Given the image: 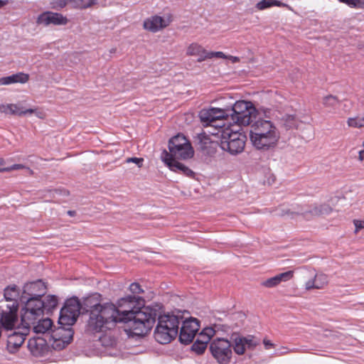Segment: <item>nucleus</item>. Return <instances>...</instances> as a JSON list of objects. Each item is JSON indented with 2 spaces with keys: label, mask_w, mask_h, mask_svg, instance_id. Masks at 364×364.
<instances>
[{
  "label": "nucleus",
  "mask_w": 364,
  "mask_h": 364,
  "mask_svg": "<svg viewBox=\"0 0 364 364\" xmlns=\"http://www.w3.org/2000/svg\"><path fill=\"white\" fill-rule=\"evenodd\" d=\"M144 300L138 296H127L117 301V309L124 323L136 336L146 335L153 327L158 310L151 306H144Z\"/></svg>",
  "instance_id": "f257e3e1"
},
{
  "label": "nucleus",
  "mask_w": 364,
  "mask_h": 364,
  "mask_svg": "<svg viewBox=\"0 0 364 364\" xmlns=\"http://www.w3.org/2000/svg\"><path fill=\"white\" fill-rule=\"evenodd\" d=\"M250 136L252 145L257 149L269 151L277 146L280 134L271 121L259 119L252 124Z\"/></svg>",
  "instance_id": "f03ea898"
},
{
  "label": "nucleus",
  "mask_w": 364,
  "mask_h": 364,
  "mask_svg": "<svg viewBox=\"0 0 364 364\" xmlns=\"http://www.w3.org/2000/svg\"><path fill=\"white\" fill-rule=\"evenodd\" d=\"M124 317H122L117 306L112 303H107L101 306H96L92 311L88 325L95 331H101L103 328L110 329L118 322H124Z\"/></svg>",
  "instance_id": "7ed1b4c3"
},
{
  "label": "nucleus",
  "mask_w": 364,
  "mask_h": 364,
  "mask_svg": "<svg viewBox=\"0 0 364 364\" xmlns=\"http://www.w3.org/2000/svg\"><path fill=\"white\" fill-rule=\"evenodd\" d=\"M4 295L6 301L11 304L0 303V323L5 329L11 330L18 321L19 290L16 285L9 286L5 288Z\"/></svg>",
  "instance_id": "20e7f679"
},
{
  "label": "nucleus",
  "mask_w": 364,
  "mask_h": 364,
  "mask_svg": "<svg viewBox=\"0 0 364 364\" xmlns=\"http://www.w3.org/2000/svg\"><path fill=\"white\" fill-rule=\"evenodd\" d=\"M215 134L219 135V144L223 151L235 155L244 150L247 137L240 130H235L230 127H221Z\"/></svg>",
  "instance_id": "39448f33"
},
{
  "label": "nucleus",
  "mask_w": 364,
  "mask_h": 364,
  "mask_svg": "<svg viewBox=\"0 0 364 364\" xmlns=\"http://www.w3.org/2000/svg\"><path fill=\"white\" fill-rule=\"evenodd\" d=\"M158 323L154 331L155 340L161 344L169 343L178 335L179 317L173 314L158 315Z\"/></svg>",
  "instance_id": "423d86ee"
},
{
  "label": "nucleus",
  "mask_w": 364,
  "mask_h": 364,
  "mask_svg": "<svg viewBox=\"0 0 364 364\" xmlns=\"http://www.w3.org/2000/svg\"><path fill=\"white\" fill-rule=\"evenodd\" d=\"M21 302L24 304V306L21 309V325L30 330L31 326L36 323L37 320L43 316L42 299H30Z\"/></svg>",
  "instance_id": "0eeeda50"
},
{
  "label": "nucleus",
  "mask_w": 364,
  "mask_h": 364,
  "mask_svg": "<svg viewBox=\"0 0 364 364\" xmlns=\"http://www.w3.org/2000/svg\"><path fill=\"white\" fill-rule=\"evenodd\" d=\"M232 119L240 125H249L256 116V109L251 102L237 101L230 108Z\"/></svg>",
  "instance_id": "6e6552de"
},
{
  "label": "nucleus",
  "mask_w": 364,
  "mask_h": 364,
  "mask_svg": "<svg viewBox=\"0 0 364 364\" xmlns=\"http://www.w3.org/2000/svg\"><path fill=\"white\" fill-rule=\"evenodd\" d=\"M169 155L171 158L186 160L193 156L194 151L186 137L178 134L168 141Z\"/></svg>",
  "instance_id": "1a4fd4ad"
},
{
  "label": "nucleus",
  "mask_w": 364,
  "mask_h": 364,
  "mask_svg": "<svg viewBox=\"0 0 364 364\" xmlns=\"http://www.w3.org/2000/svg\"><path fill=\"white\" fill-rule=\"evenodd\" d=\"M81 307L80 302L76 297L66 300L60 312L59 324L68 326L73 325L80 313Z\"/></svg>",
  "instance_id": "9d476101"
},
{
  "label": "nucleus",
  "mask_w": 364,
  "mask_h": 364,
  "mask_svg": "<svg viewBox=\"0 0 364 364\" xmlns=\"http://www.w3.org/2000/svg\"><path fill=\"white\" fill-rule=\"evenodd\" d=\"M232 344L224 338H217L210 344V350L213 358L220 364H228L232 358Z\"/></svg>",
  "instance_id": "9b49d317"
},
{
  "label": "nucleus",
  "mask_w": 364,
  "mask_h": 364,
  "mask_svg": "<svg viewBox=\"0 0 364 364\" xmlns=\"http://www.w3.org/2000/svg\"><path fill=\"white\" fill-rule=\"evenodd\" d=\"M46 285L41 279L28 282L23 287L20 301L41 299L42 296L46 294Z\"/></svg>",
  "instance_id": "f8f14e48"
},
{
  "label": "nucleus",
  "mask_w": 364,
  "mask_h": 364,
  "mask_svg": "<svg viewBox=\"0 0 364 364\" xmlns=\"http://www.w3.org/2000/svg\"><path fill=\"white\" fill-rule=\"evenodd\" d=\"M187 56L197 57V62L201 63L213 58H223L225 54L221 51H208L198 43H190L186 50Z\"/></svg>",
  "instance_id": "ddd939ff"
},
{
  "label": "nucleus",
  "mask_w": 364,
  "mask_h": 364,
  "mask_svg": "<svg viewBox=\"0 0 364 364\" xmlns=\"http://www.w3.org/2000/svg\"><path fill=\"white\" fill-rule=\"evenodd\" d=\"M0 113L19 117L34 114L38 118L41 119L46 117V113L43 111L40 110L37 107L26 109L21 103L0 105Z\"/></svg>",
  "instance_id": "4468645a"
},
{
  "label": "nucleus",
  "mask_w": 364,
  "mask_h": 364,
  "mask_svg": "<svg viewBox=\"0 0 364 364\" xmlns=\"http://www.w3.org/2000/svg\"><path fill=\"white\" fill-rule=\"evenodd\" d=\"M200 328L199 321L191 317L183 321L179 333V341L184 344L191 343Z\"/></svg>",
  "instance_id": "2eb2a0df"
},
{
  "label": "nucleus",
  "mask_w": 364,
  "mask_h": 364,
  "mask_svg": "<svg viewBox=\"0 0 364 364\" xmlns=\"http://www.w3.org/2000/svg\"><path fill=\"white\" fill-rule=\"evenodd\" d=\"M230 338L234 351L237 355H243L246 348L253 349L259 343V341L257 340L253 336L242 337L237 334H232Z\"/></svg>",
  "instance_id": "dca6fc26"
},
{
  "label": "nucleus",
  "mask_w": 364,
  "mask_h": 364,
  "mask_svg": "<svg viewBox=\"0 0 364 364\" xmlns=\"http://www.w3.org/2000/svg\"><path fill=\"white\" fill-rule=\"evenodd\" d=\"M161 160L166 164L170 170L182 173L188 177H193L194 172L183 164L178 161L177 158H171L166 150H164L161 155Z\"/></svg>",
  "instance_id": "f3484780"
},
{
  "label": "nucleus",
  "mask_w": 364,
  "mask_h": 364,
  "mask_svg": "<svg viewBox=\"0 0 364 364\" xmlns=\"http://www.w3.org/2000/svg\"><path fill=\"white\" fill-rule=\"evenodd\" d=\"M171 22V20L169 17L164 18L158 15H154L144 20L143 28L151 33H156L168 26Z\"/></svg>",
  "instance_id": "a211bd4d"
},
{
  "label": "nucleus",
  "mask_w": 364,
  "mask_h": 364,
  "mask_svg": "<svg viewBox=\"0 0 364 364\" xmlns=\"http://www.w3.org/2000/svg\"><path fill=\"white\" fill-rule=\"evenodd\" d=\"M68 22V18L61 14L46 11L38 16L36 23L43 24L46 26L53 24L56 26L66 25Z\"/></svg>",
  "instance_id": "6ab92c4d"
},
{
  "label": "nucleus",
  "mask_w": 364,
  "mask_h": 364,
  "mask_svg": "<svg viewBox=\"0 0 364 364\" xmlns=\"http://www.w3.org/2000/svg\"><path fill=\"white\" fill-rule=\"evenodd\" d=\"M29 330L22 326L21 331H14L9 334L7 339V348L9 352L14 353L23 343L26 336L28 335Z\"/></svg>",
  "instance_id": "aec40b11"
},
{
  "label": "nucleus",
  "mask_w": 364,
  "mask_h": 364,
  "mask_svg": "<svg viewBox=\"0 0 364 364\" xmlns=\"http://www.w3.org/2000/svg\"><path fill=\"white\" fill-rule=\"evenodd\" d=\"M328 284V277L323 272H316L313 278L305 283L306 290L322 289Z\"/></svg>",
  "instance_id": "412c9836"
},
{
  "label": "nucleus",
  "mask_w": 364,
  "mask_h": 364,
  "mask_svg": "<svg viewBox=\"0 0 364 364\" xmlns=\"http://www.w3.org/2000/svg\"><path fill=\"white\" fill-rule=\"evenodd\" d=\"M293 277L294 271L289 270L262 281L261 285L266 288H274L279 286L282 282L290 280Z\"/></svg>",
  "instance_id": "4be33fe9"
},
{
  "label": "nucleus",
  "mask_w": 364,
  "mask_h": 364,
  "mask_svg": "<svg viewBox=\"0 0 364 364\" xmlns=\"http://www.w3.org/2000/svg\"><path fill=\"white\" fill-rule=\"evenodd\" d=\"M28 348L33 355L41 356L46 350V341L40 337L31 338L28 342Z\"/></svg>",
  "instance_id": "5701e85b"
},
{
  "label": "nucleus",
  "mask_w": 364,
  "mask_h": 364,
  "mask_svg": "<svg viewBox=\"0 0 364 364\" xmlns=\"http://www.w3.org/2000/svg\"><path fill=\"white\" fill-rule=\"evenodd\" d=\"M53 336L62 339L64 343L68 345L73 341V331L70 327L65 328V326L61 325L54 332Z\"/></svg>",
  "instance_id": "b1692460"
},
{
  "label": "nucleus",
  "mask_w": 364,
  "mask_h": 364,
  "mask_svg": "<svg viewBox=\"0 0 364 364\" xmlns=\"http://www.w3.org/2000/svg\"><path fill=\"white\" fill-rule=\"evenodd\" d=\"M53 326V321L48 318H43V316L37 320L36 323L31 326L36 333H45L48 331Z\"/></svg>",
  "instance_id": "393cba45"
},
{
  "label": "nucleus",
  "mask_w": 364,
  "mask_h": 364,
  "mask_svg": "<svg viewBox=\"0 0 364 364\" xmlns=\"http://www.w3.org/2000/svg\"><path fill=\"white\" fill-rule=\"evenodd\" d=\"M199 117L201 122L204 123V126H215L214 124H212L216 122V119L214 117V111H213V109H208L201 110L200 112ZM216 126H219V124H217ZM221 127H223V125H220V128Z\"/></svg>",
  "instance_id": "a878e982"
},
{
  "label": "nucleus",
  "mask_w": 364,
  "mask_h": 364,
  "mask_svg": "<svg viewBox=\"0 0 364 364\" xmlns=\"http://www.w3.org/2000/svg\"><path fill=\"white\" fill-rule=\"evenodd\" d=\"M314 205L307 206L306 205H300V215L306 220H311L314 217H318Z\"/></svg>",
  "instance_id": "bb28decb"
},
{
  "label": "nucleus",
  "mask_w": 364,
  "mask_h": 364,
  "mask_svg": "<svg viewBox=\"0 0 364 364\" xmlns=\"http://www.w3.org/2000/svg\"><path fill=\"white\" fill-rule=\"evenodd\" d=\"M100 295H92L85 299L83 304L85 306V309L87 311H90V316H92V311L95 309L96 306H101V304L98 302Z\"/></svg>",
  "instance_id": "cd10ccee"
},
{
  "label": "nucleus",
  "mask_w": 364,
  "mask_h": 364,
  "mask_svg": "<svg viewBox=\"0 0 364 364\" xmlns=\"http://www.w3.org/2000/svg\"><path fill=\"white\" fill-rule=\"evenodd\" d=\"M282 120L287 129H296L299 124V121L295 114H286Z\"/></svg>",
  "instance_id": "c85d7f7f"
},
{
  "label": "nucleus",
  "mask_w": 364,
  "mask_h": 364,
  "mask_svg": "<svg viewBox=\"0 0 364 364\" xmlns=\"http://www.w3.org/2000/svg\"><path fill=\"white\" fill-rule=\"evenodd\" d=\"M274 6H284L286 5L278 0H262L256 4L255 7L258 10L262 11Z\"/></svg>",
  "instance_id": "c756f323"
},
{
  "label": "nucleus",
  "mask_w": 364,
  "mask_h": 364,
  "mask_svg": "<svg viewBox=\"0 0 364 364\" xmlns=\"http://www.w3.org/2000/svg\"><path fill=\"white\" fill-rule=\"evenodd\" d=\"M43 304V312L45 311H50L55 309L58 304V299L54 295H49L42 300Z\"/></svg>",
  "instance_id": "7c9ffc66"
},
{
  "label": "nucleus",
  "mask_w": 364,
  "mask_h": 364,
  "mask_svg": "<svg viewBox=\"0 0 364 364\" xmlns=\"http://www.w3.org/2000/svg\"><path fill=\"white\" fill-rule=\"evenodd\" d=\"M299 212L300 205L292 207L291 208L282 209L279 213H277V215L282 217L294 218L295 217L300 215Z\"/></svg>",
  "instance_id": "2f4dec72"
},
{
  "label": "nucleus",
  "mask_w": 364,
  "mask_h": 364,
  "mask_svg": "<svg viewBox=\"0 0 364 364\" xmlns=\"http://www.w3.org/2000/svg\"><path fill=\"white\" fill-rule=\"evenodd\" d=\"M75 8L85 9L97 4V0H70Z\"/></svg>",
  "instance_id": "473e14b6"
},
{
  "label": "nucleus",
  "mask_w": 364,
  "mask_h": 364,
  "mask_svg": "<svg viewBox=\"0 0 364 364\" xmlns=\"http://www.w3.org/2000/svg\"><path fill=\"white\" fill-rule=\"evenodd\" d=\"M347 124L349 127L362 128L364 127V114L362 117L356 116L349 117L347 119Z\"/></svg>",
  "instance_id": "72a5a7b5"
},
{
  "label": "nucleus",
  "mask_w": 364,
  "mask_h": 364,
  "mask_svg": "<svg viewBox=\"0 0 364 364\" xmlns=\"http://www.w3.org/2000/svg\"><path fill=\"white\" fill-rule=\"evenodd\" d=\"M340 103L338 98L334 95H327L323 98V105L327 108H335Z\"/></svg>",
  "instance_id": "f704fd0d"
},
{
  "label": "nucleus",
  "mask_w": 364,
  "mask_h": 364,
  "mask_svg": "<svg viewBox=\"0 0 364 364\" xmlns=\"http://www.w3.org/2000/svg\"><path fill=\"white\" fill-rule=\"evenodd\" d=\"M315 208H316V212L318 216L323 215H328L330 214L333 209L332 208L326 203L323 204H314Z\"/></svg>",
  "instance_id": "c9c22d12"
},
{
  "label": "nucleus",
  "mask_w": 364,
  "mask_h": 364,
  "mask_svg": "<svg viewBox=\"0 0 364 364\" xmlns=\"http://www.w3.org/2000/svg\"><path fill=\"white\" fill-rule=\"evenodd\" d=\"M214 111V117L217 120L223 119L230 115V108L220 109V108H210Z\"/></svg>",
  "instance_id": "e433bc0d"
},
{
  "label": "nucleus",
  "mask_w": 364,
  "mask_h": 364,
  "mask_svg": "<svg viewBox=\"0 0 364 364\" xmlns=\"http://www.w3.org/2000/svg\"><path fill=\"white\" fill-rule=\"evenodd\" d=\"M206 347L207 345H205L204 342H200L198 340H196L192 346V349L198 354H201L205 351Z\"/></svg>",
  "instance_id": "4c0bfd02"
},
{
  "label": "nucleus",
  "mask_w": 364,
  "mask_h": 364,
  "mask_svg": "<svg viewBox=\"0 0 364 364\" xmlns=\"http://www.w3.org/2000/svg\"><path fill=\"white\" fill-rule=\"evenodd\" d=\"M20 169H26L28 173L32 175L33 173V170H31L29 167H27L23 164H14L12 166L5 167V172H9L14 170H20Z\"/></svg>",
  "instance_id": "58836bf2"
},
{
  "label": "nucleus",
  "mask_w": 364,
  "mask_h": 364,
  "mask_svg": "<svg viewBox=\"0 0 364 364\" xmlns=\"http://www.w3.org/2000/svg\"><path fill=\"white\" fill-rule=\"evenodd\" d=\"M15 81L16 83H26L29 80V75L28 74L23 73H18L16 74H14Z\"/></svg>",
  "instance_id": "ea45409f"
},
{
  "label": "nucleus",
  "mask_w": 364,
  "mask_h": 364,
  "mask_svg": "<svg viewBox=\"0 0 364 364\" xmlns=\"http://www.w3.org/2000/svg\"><path fill=\"white\" fill-rule=\"evenodd\" d=\"M53 337L54 338V341L52 344V346L55 350H60L68 346L67 344L64 343V341L62 339H59L54 336H53Z\"/></svg>",
  "instance_id": "a19ab883"
},
{
  "label": "nucleus",
  "mask_w": 364,
  "mask_h": 364,
  "mask_svg": "<svg viewBox=\"0 0 364 364\" xmlns=\"http://www.w3.org/2000/svg\"><path fill=\"white\" fill-rule=\"evenodd\" d=\"M16 83L14 75L0 78V86Z\"/></svg>",
  "instance_id": "79ce46f5"
},
{
  "label": "nucleus",
  "mask_w": 364,
  "mask_h": 364,
  "mask_svg": "<svg viewBox=\"0 0 364 364\" xmlns=\"http://www.w3.org/2000/svg\"><path fill=\"white\" fill-rule=\"evenodd\" d=\"M129 290L133 294H141L143 293V289L141 288L140 285L138 283L134 282L130 284Z\"/></svg>",
  "instance_id": "37998d69"
},
{
  "label": "nucleus",
  "mask_w": 364,
  "mask_h": 364,
  "mask_svg": "<svg viewBox=\"0 0 364 364\" xmlns=\"http://www.w3.org/2000/svg\"><path fill=\"white\" fill-rule=\"evenodd\" d=\"M144 159L142 158H137V157H130L127 158L126 159L127 163H134L137 165L139 168H141L143 164Z\"/></svg>",
  "instance_id": "c03bdc74"
},
{
  "label": "nucleus",
  "mask_w": 364,
  "mask_h": 364,
  "mask_svg": "<svg viewBox=\"0 0 364 364\" xmlns=\"http://www.w3.org/2000/svg\"><path fill=\"white\" fill-rule=\"evenodd\" d=\"M201 333L211 338L215 335V331L212 327H207L203 328Z\"/></svg>",
  "instance_id": "a18cd8bd"
},
{
  "label": "nucleus",
  "mask_w": 364,
  "mask_h": 364,
  "mask_svg": "<svg viewBox=\"0 0 364 364\" xmlns=\"http://www.w3.org/2000/svg\"><path fill=\"white\" fill-rule=\"evenodd\" d=\"M353 224L355 227V232H358L360 230L364 228V221L360 220H354Z\"/></svg>",
  "instance_id": "49530a36"
},
{
  "label": "nucleus",
  "mask_w": 364,
  "mask_h": 364,
  "mask_svg": "<svg viewBox=\"0 0 364 364\" xmlns=\"http://www.w3.org/2000/svg\"><path fill=\"white\" fill-rule=\"evenodd\" d=\"M197 340H198L200 342H204L205 344L207 345L209 341L210 340V338L208 337L207 336L200 332L198 335Z\"/></svg>",
  "instance_id": "de8ad7c7"
},
{
  "label": "nucleus",
  "mask_w": 364,
  "mask_h": 364,
  "mask_svg": "<svg viewBox=\"0 0 364 364\" xmlns=\"http://www.w3.org/2000/svg\"><path fill=\"white\" fill-rule=\"evenodd\" d=\"M340 2L344 3L351 8H355V0H338Z\"/></svg>",
  "instance_id": "09e8293b"
},
{
  "label": "nucleus",
  "mask_w": 364,
  "mask_h": 364,
  "mask_svg": "<svg viewBox=\"0 0 364 364\" xmlns=\"http://www.w3.org/2000/svg\"><path fill=\"white\" fill-rule=\"evenodd\" d=\"M279 350H281L280 351L281 354H286V353H291V352H296V349H294V348L290 349L285 346L281 347V348Z\"/></svg>",
  "instance_id": "8fccbe9b"
},
{
  "label": "nucleus",
  "mask_w": 364,
  "mask_h": 364,
  "mask_svg": "<svg viewBox=\"0 0 364 364\" xmlns=\"http://www.w3.org/2000/svg\"><path fill=\"white\" fill-rule=\"evenodd\" d=\"M223 58L230 59L232 60V63H237L240 61V58L238 57L232 56V55H225V57H223Z\"/></svg>",
  "instance_id": "3c124183"
},
{
  "label": "nucleus",
  "mask_w": 364,
  "mask_h": 364,
  "mask_svg": "<svg viewBox=\"0 0 364 364\" xmlns=\"http://www.w3.org/2000/svg\"><path fill=\"white\" fill-rule=\"evenodd\" d=\"M55 4L60 8H63L66 6L67 1L65 0H56Z\"/></svg>",
  "instance_id": "603ef678"
},
{
  "label": "nucleus",
  "mask_w": 364,
  "mask_h": 364,
  "mask_svg": "<svg viewBox=\"0 0 364 364\" xmlns=\"http://www.w3.org/2000/svg\"><path fill=\"white\" fill-rule=\"evenodd\" d=\"M355 8L364 9V0H355Z\"/></svg>",
  "instance_id": "864d4df0"
},
{
  "label": "nucleus",
  "mask_w": 364,
  "mask_h": 364,
  "mask_svg": "<svg viewBox=\"0 0 364 364\" xmlns=\"http://www.w3.org/2000/svg\"><path fill=\"white\" fill-rule=\"evenodd\" d=\"M263 343L266 349H269V348L274 346V344L269 340L267 339H264Z\"/></svg>",
  "instance_id": "5fc2aeb1"
},
{
  "label": "nucleus",
  "mask_w": 364,
  "mask_h": 364,
  "mask_svg": "<svg viewBox=\"0 0 364 364\" xmlns=\"http://www.w3.org/2000/svg\"><path fill=\"white\" fill-rule=\"evenodd\" d=\"M48 193L50 194V196H54V193L60 194L61 191L58 189H55L53 191L48 190Z\"/></svg>",
  "instance_id": "6e6d98bb"
},
{
  "label": "nucleus",
  "mask_w": 364,
  "mask_h": 364,
  "mask_svg": "<svg viewBox=\"0 0 364 364\" xmlns=\"http://www.w3.org/2000/svg\"><path fill=\"white\" fill-rule=\"evenodd\" d=\"M5 161L3 159L0 158V172H5L4 168L3 166L4 165Z\"/></svg>",
  "instance_id": "4d7b16f0"
},
{
  "label": "nucleus",
  "mask_w": 364,
  "mask_h": 364,
  "mask_svg": "<svg viewBox=\"0 0 364 364\" xmlns=\"http://www.w3.org/2000/svg\"><path fill=\"white\" fill-rule=\"evenodd\" d=\"M359 159L363 161L364 159V149L359 151Z\"/></svg>",
  "instance_id": "13d9d810"
},
{
  "label": "nucleus",
  "mask_w": 364,
  "mask_h": 364,
  "mask_svg": "<svg viewBox=\"0 0 364 364\" xmlns=\"http://www.w3.org/2000/svg\"><path fill=\"white\" fill-rule=\"evenodd\" d=\"M68 214L70 216H74L75 215V212L74 210H68Z\"/></svg>",
  "instance_id": "bf43d9fd"
},
{
  "label": "nucleus",
  "mask_w": 364,
  "mask_h": 364,
  "mask_svg": "<svg viewBox=\"0 0 364 364\" xmlns=\"http://www.w3.org/2000/svg\"><path fill=\"white\" fill-rule=\"evenodd\" d=\"M6 1L0 0V8L4 6V5H6Z\"/></svg>",
  "instance_id": "052dcab7"
}]
</instances>
